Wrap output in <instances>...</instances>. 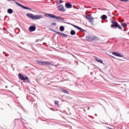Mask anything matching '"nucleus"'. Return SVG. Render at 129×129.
<instances>
[{"instance_id": "1", "label": "nucleus", "mask_w": 129, "mask_h": 129, "mask_svg": "<svg viewBox=\"0 0 129 129\" xmlns=\"http://www.w3.org/2000/svg\"><path fill=\"white\" fill-rule=\"evenodd\" d=\"M27 16L32 20H40V19H43V16L42 15H34L32 14H27Z\"/></svg>"}, {"instance_id": "10", "label": "nucleus", "mask_w": 129, "mask_h": 129, "mask_svg": "<svg viewBox=\"0 0 129 129\" xmlns=\"http://www.w3.org/2000/svg\"><path fill=\"white\" fill-rule=\"evenodd\" d=\"M67 24H68L69 25H71V26H73V27H74V28H76V29H77V30H79V31H84V29H82V28H81V27H79V26H77L75 25L72 24L68 23Z\"/></svg>"}, {"instance_id": "16", "label": "nucleus", "mask_w": 129, "mask_h": 129, "mask_svg": "<svg viewBox=\"0 0 129 129\" xmlns=\"http://www.w3.org/2000/svg\"><path fill=\"white\" fill-rule=\"evenodd\" d=\"M8 14H13V10L9 9L8 10Z\"/></svg>"}, {"instance_id": "14", "label": "nucleus", "mask_w": 129, "mask_h": 129, "mask_svg": "<svg viewBox=\"0 0 129 129\" xmlns=\"http://www.w3.org/2000/svg\"><path fill=\"white\" fill-rule=\"evenodd\" d=\"M95 60H96L97 62H99V63H101V64H103V61H102V60L98 59V57H95Z\"/></svg>"}, {"instance_id": "13", "label": "nucleus", "mask_w": 129, "mask_h": 129, "mask_svg": "<svg viewBox=\"0 0 129 129\" xmlns=\"http://www.w3.org/2000/svg\"><path fill=\"white\" fill-rule=\"evenodd\" d=\"M65 7L67 9H71L72 8V5L70 3H66Z\"/></svg>"}, {"instance_id": "11", "label": "nucleus", "mask_w": 129, "mask_h": 129, "mask_svg": "<svg viewBox=\"0 0 129 129\" xmlns=\"http://www.w3.org/2000/svg\"><path fill=\"white\" fill-rule=\"evenodd\" d=\"M29 32H35L36 31V26H31L28 29Z\"/></svg>"}, {"instance_id": "15", "label": "nucleus", "mask_w": 129, "mask_h": 129, "mask_svg": "<svg viewBox=\"0 0 129 129\" xmlns=\"http://www.w3.org/2000/svg\"><path fill=\"white\" fill-rule=\"evenodd\" d=\"M102 20H106V19H107V16L106 15H102L101 17Z\"/></svg>"}, {"instance_id": "7", "label": "nucleus", "mask_w": 129, "mask_h": 129, "mask_svg": "<svg viewBox=\"0 0 129 129\" xmlns=\"http://www.w3.org/2000/svg\"><path fill=\"white\" fill-rule=\"evenodd\" d=\"M15 4H16L17 6H19V7H21V8H22V9H24V10H29L30 11H32V9L24 6L20 3H18V2H16Z\"/></svg>"}, {"instance_id": "9", "label": "nucleus", "mask_w": 129, "mask_h": 129, "mask_svg": "<svg viewBox=\"0 0 129 129\" xmlns=\"http://www.w3.org/2000/svg\"><path fill=\"white\" fill-rule=\"evenodd\" d=\"M58 10L60 12H65V9L64 8V7L62 6L61 5H59L57 7Z\"/></svg>"}, {"instance_id": "2", "label": "nucleus", "mask_w": 129, "mask_h": 129, "mask_svg": "<svg viewBox=\"0 0 129 129\" xmlns=\"http://www.w3.org/2000/svg\"><path fill=\"white\" fill-rule=\"evenodd\" d=\"M37 63L39 64V65H41V66H45V65H50V66H54L53 62H50L49 61H42L40 60H37Z\"/></svg>"}, {"instance_id": "18", "label": "nucleus", "mask_w": 129, "mask_h": 129, "mask_svg": "<svg viewBox=\"0 0 129 129\" xmlns=\"http://www.w3.org/2000/svg\"><path fill=\"white\" fill-rule=\"evenodd\" d=\"M75 34H76V32H75V31L72 30L71 31V35H75Z\"/></svg>"}, {"instance_id": "3", "label": "nucleus", "mask_w": 129, "mask_h": 129, "mask_svg": "<svg viewBox=\"0 0 129 129\" xmlns=\"http://www.w3.org/2000/svg\"><path fill=\"white\" fill-rule=\"evenodd\" d=\"M45 16L47 17V16H48V17H49V18H51V19H56V20H57L58 21H63L64 19H63V18H62V17H59V16H56L53 14H46Z\"/></svg>"}, {"instance_id": "4", "label": "nucleus", "mask_w": 129, "mask_h": 129, "mask_svg": "<svg viewBox=\"0 0 129 129\" xmlns=\"http://www.w3.org/2000/svg\"><path fill=\"white\" fill-rule=\"evenodd\" d=\"M111 23L112 24L111 25V27L112 28H118L120 30H121V27H120V25H118L117 22L116 21H115L114 20H113L111 21Z\"/></svg>"}, {"instance_id": "23", "label": "nucleus", "mask_w": 129, "mask_h": 129, "mask_svg": "<svg viewBox=\"0 0 129 129\" xmlns=\"http://www.w3.org/2000/svg\"><path fill=\"white\" fill-rule=\"evenodd\" d=\"M121 2H128V0H119Z\"/></svg>"}, {"instance_id": "25", "label": "nucleus", "mask_w": 129, "mask_h": 129, "mask_svg": "<svg viewBox=\"0 0 129 129\" xmlns=\"http://www.w3.org/2000/svg\"><path fill=\"white\" fill-rule=\"evenodd\" d=\"M59 2L60 4H62V3H63V1H62L61 0H60Z\"/></svg>"}, {"instance_id": "22", "label": "nucleus", "mask_w": 129, "mask_h": 129, "mask_svg": "<svg viewBox=\"0 0 129 129\" xmlns=\"http://www.w3.org/2000/svg\"><path fill=\"white\" fill-rule=\"evenodd\" d=\"M56 33L57 34V35H61V34H62V33L59 32H56Z\"/></svg>"}, {"instance_id": "8", "label": "nucleus", "mask_w": 129, "mask_h": 129, "mask_svg": "<svg viewBox=\"0 0 129 129\" xmlns=\"http://www.w3.org/2000/svg\"><path fill=\"white\" fill-rule=\"evenodd\" d=\"M86 19L90 22V23H93V20H94V18L92 17L91 15H87L86 16Z\"/></svg>"}, {"instance_id": "12", "label": "nucleus", "mask_w": 129, "mask_h": 129, "mask_svg": "<svg viewBox=\"0 0 129 129\" xmlns=\"http://www.w3.org/2000/svg\"><path fill=\"white\" fill-rule=\"evenodd\" d=\"M112 54L114 56H116L117 57H123V55L121 54L120 53H117L116 52H112Z\"/></svg>"}, {"instance_id": "17", "label": "nucleus", "mask_w": 129, "mask_h": 129, "mask_svg": "<svg viewBox=\"0 0 129 129\" xmlns=\"http://www.w3.org/2000/svg\"><path fill=\"white\" fill-rule=\"evenodd\" d=\"M59 30H60V31H61V32H63V31H64V30H65V28H64L63 26H60L59 28Z\"/></svg>"}, {"instance_id": "19", "label": "nucleus", "mask_w": 129, "mask_h": 129, "mask_svg": "<svg viewBox=\"0 0 129 129\" xmlns=\"http://www.w3.org/2000/svg\"><path fill=\"white\" fill-rule=\"evenodd\" d=\"M121 26H123V28H124V27H126V26H127V25H126V23H124L121 24Z\"/></svg>"}, {"instance_id": "5", "label": "nucleus", "mask_w": 129, "mask_h": 129, "mask_svg": "<svg viewBox=\"0 0 129 129\" xmlns=\"http://www.w3.org/2000/svg\"><path fill=\"white\" fill-rule=\"evenodd\" d=\"M18 77L20 80L25 81V80H29V78L27 76H24L22 74L19 73L18 75Z\"/></svg>"}, {"instance_id": "24", "label": "nucleus", "mask_w": 129, "mask_h": 129, "mask_svg": "<svg viewBox=\"0 0 129 129\" xmlns=\"http://www.w3.org/2000/svg\"><path fill=\"white\" fill-rule=\"evenodd\" d=\"M52 26H56V23H53L51 24Z\"/></svg>"}, {"instance_id": "26", "label": "nucleus", "mask_w": 129, "mask_h": 129, "mask_svg": "<svg viewBox=\"0 0 129 129\" xmlns=\"http://www.w3.org/2000/svg\"><path fill=\"white\" fill-rule=\"evenodd\" d=\"M112 57H113V58H115V57H113V56H112Z\"/></svg>"}, {"instance_id": "21", "label": "nucleus", "mask_w": 129, "mask_h": 129, "mask_svg": "<svg viewBox=\"0 0 129 129\" xmlns=\"http://www.w3.org/2000/svg\"><path fill=\"white\" fill-rule=\"evenodd\" d=\"M61 36H63L64 37H68V35H67V34H65L64 33H61Z\"/></svg>"}, {"instance_id": "20", "label": "nucleus", "mask_w": 129, "mask_h": 129, "mask_svg": "<svg viewBox=\"0 0 129 129\" xmlns=\"http://www.w3.org/2000/svg\"><path fill=\"white\" fill-rule=\"evenodd\" d=\"M54 104L55 105H59V101H54Z\"/></svg>"}, {"instance_id": "6", "label": "nucleus", "mask_w": 129, "mask_h": 129, "mask_svg": "<svg viewBox=\"0 0 129 129\" xmlns=\"http://www.w3.org/2000/svg\"><path fill=\"white\" fill-rule=\"evenodd\" d=\"M87 39L89 41H97L99 40L96 36H88Z\"/></svg>"}]
</instances>
